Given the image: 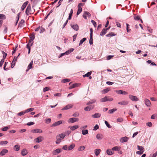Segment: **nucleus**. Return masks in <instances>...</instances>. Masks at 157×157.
Masks as SVG:
<instances>
[{"label": "nucleus", "mask_w": 157, "mask_h": 157, "mask_svg": "<svg viewBox=\"0 0 157 157\" xmlns=\"http://www.w3.org/2000/svg\"><path fill=\"white\" fill-rule=\"evenodd\" d=\"M33 61H32L30 62V63L29 64V65L28 67V69H30L32 68V65H33Z\"/></svg>", "instance_id": "09e8293b"}, {"label": "nucleus", "mask_w": 157, "mask_h": 157, "mask_svg": "<svg viewBox=\"0 0 157 157\" xmlns=\"http://www.w3.org/2000/svg\"><path fill=\"white\" fill-rule=\"evenodd\" d=\"M28 153V152L26 149H24L21 151V154L23 156L26 155Z\"/></svg>", "instance_id": "dca6fc26"}, {"label": "nucleus", "mask_w": 157, "mask_h": 157, "mask_svg": "<svg viewBox=\"0 0 157 157\" xmlns=\"http://www.w3.org/2000/svg\"><path fill=\"white\" fill-rule=\"evenodd\" d=\"M33 133H41L42 132V131L39 129H33L31 131Z\"/></svg>", "instance_id": "ddd939ff"}, {"label": "nucleus", "mask_w": 157, "mask_h": 157, "mask_svg": "<svg viewBox=\"0 0 157 157\" xmlns=\"http://www.w3.org/2000/svg\"><path fill=\"white\" fill-rule=\"evenodd\" d=\"M86 40V38H83L82 40H81L79 42V45L80 46L81 44H82L83 42L85 41Z\"/></svg>", "instance_id": "e433bc0d"}, {"label": "nucleus", "mask_w": 157, "mask_h": 157, "mask_svg": "<svg viewBox=\"0 0 157 157\" xmlns=\"http://www.w3.org/2000/svg\"><path fill=\"white\" fill-rule=\"evenodd\" d=\"M44 140V137L42 136H40L36 138L34 141L36 143H38Z\"/></svg>", "instance_id": "7ed1b4c3"}, {"label": "nucleus", "mask_w": 157, "mask_h": 157, "mask_svg": "<svg viewBox=\"0 0 157 157\" xmlns=\"http://www.w3.org/2000/svg\"><path fill=\"white\" fill-rule=\"evenodd\" d=\"M2 54L3 55V59H5L6 58L7 56V54L5 52L3 51H2Z\"/></svg>", "instance_id": "864d4df0"}, {"label": "nucleus", "mask_w": 157, "mask_h": 157, "mask_svg": "<svg viewBox=\"0 0 157 157\" xmlns=\"http://www.w3.org/2000/svg\"><path fill=\"white\" fill-rule=\"evenodd\" d=\"M6 16L3 14H0V19H6Z\"/></svg>", "instance_id": "680f3d73"}, {"label": "nucleus", "mask_w": 157, "mask_h": 157, "mask_svg": "<svg viewBox=\"0 0 157 157\" xmlns=\"http://www.w3.org/2000/svg\"><path fill=\"white\" fill-rule=\"evenodd\" d=\"M79 116V113L78 112H75L74 113L73 115L72 116L74 117H78Z\"/></svg>", "instance_id": "052dcab7"}, {"label": "nucleus", "mask_w": 157, "mask_h": 157, "mask_svg": "<svg viewBox=\"0 0 157 157\" xmlns=\"http://www.w3.org/2000/svg\"><path fill=\"white\" fill-rule=\"evenodd\" d=\"M78 127H79L77 125H74L72 126H71L70 128V129L71 130L73 131V130H74L75 129L78 128Z\"/></svg>", "instance_id": "393cba45"}, {"label": "nucleus", "mask_w": 157, "mask_h": 157, "mask_svg": "<svg viewBox=\"0 0 157 157\" xmlns=\"http://www.w3.org/2000/svg\"><path fill=\"white\" fill-rule=\"evenodd\" d=\"M117 122H121L123 121V119L119 117L117 119Z\"/></svg>", "instance_id": "13d9d810"}, {"label": "nucleus", "mask_w": 157, "mask_h": 157, "mask_svg": "<svg viewBox=\"0 0 157 157\" xmlns=\"http://www.w3.org/2000/svg\"><path fill=\"white\" fill-rule=\"evenodd\" d=\"M105 124L109 128H111L112 127L108 123V122L106 121H105Z\"/></svg>", "instance_id": "3c124183"}, {"label": "nucleus", "mask_w": 157, "mask_h": 157, "mask_svg": "<svg viewBox=\"0 0 157 157\" xmlns=\"http://www.w3.org/2000/svg\"><path fill=\"white\" fill-rule=\"evenodd\" d=\"M8 143L7 141H2L0 142V144L1 145L6 144Z\"/></svg>", "instance_id": "4d7b16f0"}, {"label": "nucleus", "mask_w": 157, "mask_h": 157, "mask_svg": "<svg viewBox=\"0 0 157 157\" xmlns=\"http://www.w3.org/2000/svg\"><path fill=\"white\" fill-rule=\"evenodd\" d=\"M9 128V126H7L2 128V130L4 131H7Z\"/></svg>", "instance_id": "6e6d98bb"}, {"label": "nucleus", "mask_w": 157, "mask_h": 157, "mask_svg": "<svg viewBox=\"0 0 157 157\" xmlns=\"http://www.w3.org/2000/svg\"><path fill=\"white\" fill-rule=\"evenodd\" d=\"M92 36H90V40H89V43L90 45L92 44L93 43V39Z\"/></svg>", "instance_id": "8fccbe9b"}, {"label": "nucleus", "mask_w": 157, "mask_h": 157, "mask_svg": "<svg viewBox=\"0 0 157 157\" xmlns=\"http://www.w3.org/2000/svg\"><path fill=\"white\" fill-rule=\"evenodd\" d=\"M129 98L132 101H137L139 99L136 96H134L132 95H130L129 96Z\"/></svg>", "instance_id": "39448f33"}, {"label": "nucleus", "mask_w": 157, "mask_h": 157, "mask_svg": "<svg viewBox=\"0 0 157 157\" xmlns=\"http://www.w3.org/2000/svg\"><path fill=\"white\" fill-rule=\"evenodd\" d=\"M94 105H90L89 106H88L86 107H85L84 108V110L85 111H90L93 109H94Z\"/></svg>", "instance_id": "6e6552de"}, {"label": "nucleus", "mask_w": 157, "mask_h": 157, "mask_svg": "<svg viewBox=\"0 0 157 157\" xmlns=\"http://www.w3.org/2000/svg\"><path fill=\"white\" fill-rule=\"evenodd\" d=\"M4 62V59H2L0 62V67H1Z\"/></svg>", "instance_id": "e2e57ef3"}, {"label": "nucleus", "mask_w": 157, "mask_h": 157, "mask_svg": "<svg viewBox=\"0 0 157 157\" xmlns=\"http://www.w3.org/2000/svg\"><path fill=\"white\" fill-rule=\"evenodd\" d=\"M62 150L59 148H58L56 149V150L53 151V154L54 155H56L59 153L61 152Z\"/></svg>", "instance_id": "9b49d317"}, {"label": "nucleus", "mask_w": 157, "mask_h": 157, "mask_svg": "<svg viewBox=\"0 0 157 157\" xmlns=\"http://www.w3.org/2000/svg\"><path fill=\"white\" fill-rule=\"evenodd\" d=\"M33 41L29 40L28 43L27 44L26 48L29 49L28 54H29L30 52L31 48L33 43Z\"/></svg>", "instance_id": "f03ea898"}, {"label": "nucleus", "mask_w": 157, "mask_h": 157, "mask_svg": "<svg viewBox=\"0 0 157 157\" xmlns=\"http://www.w3.org/2000/svg\"><path fill=\"white\" fill-rule=\"evenodd\" d=\"M101 150L100 149H97L95 150L94 153L96 156H98L100 154Z\"/></svg>", "instance_id": "aec40b11"}, {"label": "nucleus", "mask_w": 157, "mask_h": 157, "mask_svg": "<svg viewBox=\"0 0 157 157\" xmlns=\"http://www.w3.org/2000/svg\"><path fill=\"white\" fill-rule=\"evenodd\" d=\"M115 35L113 32L109 33V34L106 35V36L108 37H111L114 36Z\"/></svg>", "instance_id": "f704fd0d"}, {"label": "nucleus", "mask_w": 157, "mask_h": 157, "mask_svg": "<svg viewBox=\"0 0 157 157\" xmlns=\"http://www.w3.org/2000/svg\"><path fill=\"white\" fill-rule=\"evenodd\" d=\"M34 109V108H31L29 109H28L26 110H25L26 113L29 112L30 111H33Z\"/></svg>", "instance_id": "de8ad7c7"}, {"label": "nucleus", "mask_w": 157, "mask_h": 157, "mask_svg": "<svg viewBox=\"0 0 157 157\" xmlns=\"http://www.w3.org/2000/svg\"><path fill=\"white\" fill-rule=\"evenodd\" d=\"M109 91V89L108 88H107L102 90L101 93L102 94H105L107 93Z\"/></svg>", "instance_id": "c9c22d12"}, {"label": "nucleus", "mask_w": 157, "mask_h": 157, "mask_svg": "<svg viewBox=\"0 0 157 157\" xmlns=\"http://www.w3.org/2000/svg\"><path fill=\"white\" fill-rule=\"evenodd\" d=\"M55 96L61 97V93H57L54 94Z\"/></svg>", "instance_id": "338daca9"}, {"label": "nucleus", "mask_w": 157, "mask_h": 157, "mask_svg": "<svg viewBox=\"0 0 157 157\" xmlns=\"http://www.w3.org/2000/svg\"><path fill=\"white\" fill-rule=\"evenodd\" d=\"M8 152V151L7 150L4 149L2 150L1 152L0 153V155L3 156L6 153H7Z\"/></svg>", "instance_id": "2eb2a0df"}, {"label": "nucleus", "mask_w": 157, "mask_h": 157, "mask_svg": "<svg viewBox=\"0 0 157 157\" xmlns=\"http://www.w3.org/2000/svg\"><path fill=\"white\" fill-rule=\"evenodd\" d=\"M99 128V126L98 124H96L94 127V130H96Z\"/></svg>", "instance_id": "774afa93"}, {"label": "nucleus", "mask_w": 157, "mask_h": 157, "mask_svg": "<svg viewBox=\"0 0 157 157\" xmlns=\"http://www.w3.org/2000/svg\"><path fill=\"white\" fill-rule=\"evenodd\" d=\"M62 123V121H59L57 122H56L53 123L52 125L51 126V127H54L58 125H59L61 124Z\"/></svg>", "instance_id": "0eeeda50"}, {"label": "nucleus", "mask_w": 157, "mask_h": 157, "mask_svg": "<svg viewBox=\"0 0 157 157\" xmlns=\"http://www.w3.org/2000/svg\"><path fill=\"white\" fill-rule=\"evenodd\" d=\"M58 137H59L62 140L64 139L66 135L65 134H61L57 136Z\"/></svg>", "instance_id": "c756f323"}, {"label": "nucleus", "mask_w": 157, "mask_h": 157, "mask_svg": "<svg viewBox=\"0 0 157 157\" xmlns=\"http://www.w3.org/2000/svg\"><path fill=\"white\" fill-rule=\"evenodd\" d=\"M106 31L104 28L100 33V35L101 36H103L106 33Z\"/></svg>", "instance_id": "a878e982"}, {"label": "nucleus", "mask_w": 157, "mask_h": 157, "mask_svg": "<svg viewBox=\"0 0 157 157\" xmlns=\"http://www.w3.org/2000/svg\"><path fill=\"white\" fill-rule=\"evenodd\" d=\"M106 153L109 155H112L114 153V152H113L110 149H108L106 151Z\"/></svg>", "instance_id": "6ab92c4d"}, {"label": "nucleus", "mask_w": 157, "mask_h": 157, "mask_svg": "<svg viewBox=\"0 0 157 157\" xmlns=\"http://www.w3.org/2000/svg\"><path fill=\"white\" fill-rule=\"evenodd\" d=\"M101 114L99 113H95L94 115H92V117L94 118H99L100 117Z\"/></svg>", "instance_id": "f3484780"}, {"label": "nucleus", "mask_w": 157, "mask_h": 157, "mask_svg": "<svg viewBox=\"0 0 157 157\" xmlns=\"http://www.w3.org/2000/svg\"><path fill=\"white\" fill-rule=\"evenodd\" d=\"M128 140V138L127 137L125 136L124 137H122L120 139V141L121 143H124L127 142Z\"/></svg>", "instance_id": "4468645a"}, {"label": "nucleus", "mask_w": 157, "mask_h": 157, "mask_svg": "<svg viewBox=\"0 0 157 157\" xmlns=\"http://www.w3.org/2000/svg\"><path fill=\"white\" fill-rule=\"evenodd\" d=\"M117 110V109L116 108H113L112 109L109 110L108 111V113H109L111 114L116 111Z\"/></svg>", "instance_id": "7c9ffc66"}, {"label": "nucleus", "mask_w": 157, "mask_h": 157, "mask_svg": "<svg viewBox=\"0 0 157 157\" xmlns=\"http://www.w3.org/2000/svg\"><path fill=\"white\" fill-rule=\"evenodd\" d=\"M75 147V145L74 144H72L70 145L68 147V150H71L74 148Z\"/></svg>", "instance_id": "473e14b6"}, {"label": "nucleus", "mask_w": 157, "mask_h": 157, "mask_svg": "<svg viewBox=\"0 0 157 157\" xmlns=\"http://www.w3.org/2000/svg\"><path fill=\"white\" fill-rule=\"evenodd\" d=\"M50 90V88L48 87H46L44 88L43 91L44 92L48 91Z\"/></svg>", "instance_id": "5fc2aeb1"}, {"label": "nucleus", "mask_w": 157, "mask_h": 157, "mask_svg": "<svg viewBox=\"0 0 157 157\" xmlns=\"http://www.w3.org/2000/svg\"><path fill=\"white\" fill-rule=\"evenodd\" d=\"M134 18L136 20H139L140 19V17L139 16H136L135 15L134 16Z\"/></svg>", "instance_id": "79ce46f5"}, {"label": "nucleus", "mask_w": 157, "mask_h": 157, "mask_svg": "<svg viewBox=\"0 0 157 157\" xmlns=\"http://www.w3.org/2000/svg\"><path fill=\"white\" fill-rule=\"evenodd\" d=\"M113 56H112V55L108 56L106 57V59L107 60H109V59H111Z\"/></svg>", "instance_id": "69168bd1"}, {"label": "nucleus", "mask_w": 157, "mask_h": 157, "mask_svg": "<svg viewBox=\"0 0 157 157\" xmlns=\"http://www.w3.org/2000/svg\"><path fill=\"white\" fill-rule=\"evenodd\" d=\"M82 11V8L81 7H78V11H77V15H78V14H79L81 13Z\"/></svg>", "instance_id": "49530a36"}, {"label": "nucleus", "mask_w": 157, "mask_h": 157, "mask_svg": "<svg viewBox=\"0 0 157 157\" xmlns=\"http://www.w3.org/2000/svg\"><path fill=\"white\" fill-rule=\"evenodd\" d=\"M78 121L79 119L78 118L72 117L69 118L68 120V122L70 123H72Z\"/></svg>", "instance_id": "f257e3e1"}, {"label": "nucleus", "mask_w": 157, "mask_h": 157, "mask_svg": "<svg viewBox=\"0 0 157 157\" xmlns=\"http://www.w3.org/2000/svg\"><path fill=\"white\" fill-rule=\"evenodd\" d=\"M74 50V49L73 48H71L69 50H68L67 51H66L65 52V53H66V55H68L69 54H70Z\"/></svg>", "instance_id": "a211bd4d"}, {"label": "nucleus", "mask_w": 157, "mask_h": 157, "mask_svg": "<svg viewBox=\"0 0 157 157\" xmlns=\"http://www.w3.org/2000/svg\"><path fill=\"white\" fill-rule=\"evenodd\" d=\"M77 85V84H73L71 85L69 87V89H71L76 87Z\"/></svg>", "instance_id": "c03bdc74"}, {"label": "nucleus", "mask_w": 157, "mask_h": 157, "mask_svg": "<svg viewBox=\"0 0 157 157\" xmlns=\"http://www.w3.org/2000/svg\"><path fill=\"white\" fill-rule=\"evenodd\" d=\"M91 71L88 72L86 74L83 75V77L84 78L85 77H89L91 74Z\"/></svg>", "instance_id": "2f4dec72"}, {"label": "nucleus", "mask_w": 157, "mask_h": 157, "mask_svg": "<svg viewBox=\"0 0 157 157\" xmlns=\"http://www.w3.org/2000/svg\"><path fill=\"white\" fill-rule=\"evenodd\" d=\"M73 105L71 104H68L66 105L62 109V110H64L69 109L72 107Z\"/></svg>", "instance_id": "f8f14e48"}, {"label": "nucleus", "mask_w": 157, "mask_h": 157, "mask_svg": "<svg viewBox=\"0 0 157 157\" xmlns=\"http://www.w3.org/2000/svg\"><path fill=\"white\" fill-rule=\"evenodd\" d=\"M91 23L93 24V25H94L95 27H96L97 26L96 23L94 20H92L91 21Z\"/></svg>", "instance_id": "0e129e2a"}, {"label": "nucleus", "mask_w": 157, "mask_h": 157, "mask_svg": "<svg viewBox=\"0 0 157 157\" xmlns=\"http://www.w3.org/2000/svg\"><path fill=\"white\" fill-rule=\"evenodd\" d=\"M82 134L83 135H85L87 134L88 133V131L87 130H82Z\"/></svg>", "instance_id": "4c0bfd02"}, {"label": "nucleus", "mask_w": 157, "mask_h": 157, "mask_svg": "<svg viewBox=\"0 0 157 157\" xmlns=\"http://www.w3.org/2000/svg\"><path fill=\"white\" fill-rule=\"evenodd\" d=\"M107 96H106L103 98H102L100 99V101L101 102H105L107 101Z\"/></svg>", "instance_id": "5701e85b"}, {"label": "nucleus", "mask_w": 157, "mask_h": 157, "mask_svg": "<svg viewBox=\"0 0 157 157\" xmlns=\"http://www.w3.org/2000/svg\"><path fill=\"white\" fill-rule=\"evenodd\" d=\"M122 91L121 90H116V92L118 94H122Z\"/></svg>", "instance_id": "603ef678"}, {"label": "nucleus", "mask_w": 157, "mask_h": 157, "mask_svg": "<svg viewBox=\"0 0 157 157\" xmlns=\"http://www.w3.org/2000/svg\"><path fill=\"white\" fill-rule=\"evenodd\" d=\"M35 34L34 33H33L30 36V40L32 41H33V40L35 39Z\"/></svg>", "instance_id": "b1692460"}, {"label": "nucleus", "mask_w": 157, "mask_h": 157, "mask_svg": "<svg viewBox=\"0 0 157 157\" xmlns=\"http://www.w3.org/2000/svg\"><path fill=\"white\" fill-rule=\"evenodd\" d=\"M120 149V147L118 146H115L113 147L112 150L113 151H119Z\"/></svg>", "instance_id": "cd10ccee"}, {"label": "nucleus", "mask_w": 157, "mask_h": 157, "mask_svg": "<svg viewBox=\"0 0 157 157\" xmlns=\"http://www.w3.org/2000/svg\"><path fill=\"white\" fill-rule=\"evenodd\" d=\"M31 7L30 5H29L26 8L25 11V13L27 15H29V14H31L30 12L31 11Z\"/></svg>", "instance_id": "20e7f679"}, {"label": "nucleus", "mask_w": 157, "mask_h": 157, "mask_svg": "<svg viewBox=\"0 0 157 157\" xmlns=\"http://www.w3.org/2000/svg\"><path fill=\"white\" fill-rule=\"evenodd\" d=\"M96 138L98 140H101L103 138V136L102 134H98L96 135Z\"/></svg>", "instance_id": "4be33fe9"}, {"label": "nucleus", "mask_w": 157, "mask_h": 157, "mask_svg": "<svg viewBox=\"0 0 157 157\" xmlns=\"http://www.w3.org/2000/svg\"><path fill=\"white\" fill-rule=\"evenodd\" d=\"M28 3V2L27 1L23 3L21 7L22 10H23Z\"/></svg>", "instance_id": "412c9836"}, {"label": "nucleus", "mask_w": 157, "mask_h": 157, "mask_svg": "<svg viewBox=\"0 0 157 157\" xmlns=\"http://www.w3.org/2000/svg\"><path fill=\"white\" fill-rule=\"evenodd\" d=\"M13 149L16 151H18L20 149V146L18 145H16L13 147Z\"/></svg>", "instance_id": "bb28decb"}, {"label": "nucleus", "mask_w": 157, "mask_h": 157, "mask_svg": "<svg viewBox=\"0 0 157 157\" xmlns=\"http://www.w3.org/2000/svg\"><path fill=\"white\" fill-rule=\"evenodd\" d=\"M144 103L145 105L148 107H150L151 106V103L150 101L147 99L145 98L144 99Z\"/></svg>", "instance_id": "423d86ee"}, {"label": "nucleus", "mask_w": 157, "mask_h": 157, "mask_svg": "<svg viewBox=\"0 0 157 157\" xmlns=\"http://www.w3.org/2000/svg\"><path fill=\"white\" fill-rule=\"evenodd\" d=\"M71 26L73 29L75 31H77L78 30L79 27L78 25L77 24L71 25Z\"/></svg>", "instance_id": "9d476101"}, {"label": "nucleus", "mask_w": 157, "mask_h": 157, "mask_svg": "<svg viewBox=\"0 0 157 157\" xmlns=\"http://www.w3.org/2000/svg\"><path fill=\"white\" fill-rule=\"evenodd\" d=\"M70 81V80L67 78H65L63 80H62L61 81V82L63 83H65L66 82H69Z\"/></svg>", "instance_id": "a18cd8bd"}, {"label": "nucleus", "mask_w": 157, "mask_h": 157, "mask_svg": "<svg viewBox=\"0 0 157 157\" xmlns=\"http://www.w3.org/2000/svg\"><path fill=\"white\" fill-rule=\"evenodd\" d=\"M138 149L140 151H144V148L143 147H142V146H140L139 145H138L137 146Z\"/></svg>", "instance_id": "58836bf2"}, {"label": "nucleus", "mask_w": 157, "mask_h": 157, "mask_svg": "<svg viewBox=\"0 0 157 157\" xmlns=\"http://www.w3.org/2000/svg\"><path fill=\"white\" fill-rule=\"evenodd\" d=\"M56 144H59L60 142L62 139H61L59 137H58L57 136H56Z\"/></svg>", "instance_id": "c85d7f7f"}, {"label": "nucleus", "mask_w": 157, "mask_h": 157, "mask_svg": "<svg viewBox=\"0 0 157 157\" xmlns=\"http://www.w3.org/2000/svg\"><path fill=\"white\" fill-rule=\"evenodd\" d=\"M96 101L95 100H91L86 103L87 105H89L90 104H92L95 102Z\"/></svg>", "instance_id": "72a5a7b5"}, {"label": "nucleus", "mask_w": 157, "mask_h": 157, "mask_svg": "<svg viewBox=\"0 0 157 157\" xmlns=\"http://www.w3.org/2000/svg\"><path fill=\"white\" fill-rule=\"evenodd\" d=\"M84 13L88 17H90L91 16V14L89 12L85 11Z\"/></svg>", "instance_id": "bf43d9fd"}, {"label": "nucleus", "mask_w": 157, "mask_h": 157, "mask_svg": "<svg viewBox=\"0 0 157 157\" xmlns=\"http://www.w3.org/2000/svg\"><path fill=\"white\" fill-rule=\"evenodd\" d=\"M128 104V101H127L123 100L118 102V104L123 105H126Z\"/></svg>", "instance_id": "1a4fd4ad"}, {"label": "nucleus", "mask_w": 157, "mask_h": 157, "mask_svg": "<svg viewBox=\"0 0 157 157\" xmlns=\"http://www.w3.org/2000/svg\"><path fill=\"white\" fill-rule=\"evenodd\" d=\"M45 121L46 123L49 124L51 121V120L50 118H47L45 119Z\"/></svg>", "instance_id": "37998d69"}, {"label": "nucleus", "mask_w": 157, "mask_h": 157, "mask_svg": "<svg viewBox=\"0 0 157 157\" xmlns=\"http://www.w3.org/2000/svg\"><path fill=\"white\" fill-rule=\"evenodd\" d=\"M25 113H26V112H25V111H21L20 113H18L17 114V115L18 116H22V115H24Z\"/></svg>", "instance_id": "a19ab883"}, {"label": "nucleus", "mask_w": 157, "mask_h": 157, "mask_svg": "<svg viewBox=\"0 0 157 157\" xmlns=\"http://www.w3.org/2000/svg\"><path fill=\"white\" fill-rule=\"evenodd\" d=\"M85 149V147L83 146H81L79 147L78 149V151H83Z\"/></svg>", "instance_id": "ea45409f"}]
</instances>
